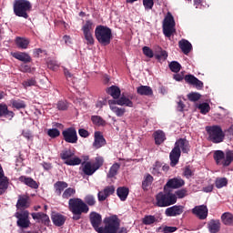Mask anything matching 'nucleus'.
Returning a JSON list of instances; mask_svg holds the SVG:
<instances>
[{
    "instance_id": "69168bd1",
    "label": "nucleus",
    "mask_w": 233,
    "mask_h": 233,
    "mask_svg": "<svg viewBox=\"0 0 233 233\" xmlns=\"http://www.w3.org/2000/svg\"><path fill=\"white\" fill-rule=\"evenodd\" d=\"M184 176L187 179H190V177H192V176H194V171H192V169H190V167H186L184 169Z\"/></svg>"
},
{
    "instance_id": "4d7b16f0",
    "label": "nucleus",
    "mask_w": 233,
    "mask_h": 233,
    "mask_svg": "<svg viewBox=\"0 0 233 233\" xmlns=\"http://www.w3.org/2000/svg\"><path fill=\"white\" fill-rule=\"evenodd\" d=\"M187 98L189 99V101H199V99H201V95L198 93H191L187 95Z\"/></svg>"
},
{
    "instance_id": "5fc2aeb1",
    "label": "nucleus",
    "mask_w": 233,
    "mask_h": 233,
    "mask_svg": "<svg viewBox=\"0 0 233 233\" xmlns=\"http://www.w3.org/2000/svg\"><path fill=\"white\" fill-rule=\"evenodd\" d=\"M142 50H143V54H144V56H146V57H149V59H152V57H154V51H152L150 47L144 46L142 48Z\"/></svg>"
},
{
    "instance_id": "0eeeda50",
    "label": "nucleus",
    "mask_w": 233,
    "mask_h": 233,
    "mask_svg": "<svg viewBox=\"0 0 233 233\" xmlns=\"http://www.w3.org/2000/svg\"><path fill=\"white\" fill-rule=\"evenodd\" d=\"M69 210L72 214H87L89 208L81 198H70L68 201Z\"/></svg>"
},
{
    "instance_id": "5701e85b",
    "label": "nucleus",
    "mask_w": 233,
    "mask_h": 233,
    "mask_svg": "<svg viewBox=\"0 0 233 233\" xmlns=\"http://www.w3.org/2000/svg\"><path fill=\"white\" fill-rule=\"evenodd\" d=\"M208 229L210 233H218L221 230V222L219 219H211L208 223Z\"/></svg>"
},
{
    "instance_id": "423d86ee",
    "label": "nucleus",
    "mask_w": 233,
    "mask_h": 233,
    "mask_svg": "<svg viewBox=\"0 0 233 233\" xmlns=\"http://www.w3.org/2000/svg\"><path fill=\"white\" fill-rule=\"evenodd\" d=\"M214 159L217 165L228 167L233 161V151L227 150L226 152H223L222 150H217L214 153Z\"/></svg>"
},
{
    "instance_id": "a19ab883",
    "label": "nucleus",
    "mask_w": 233,
    "mask_h": 233,
    "mask_svg": "<svg viewBox=\"0 0 233 233\" xmlns=\"http://www.w3.org/2000/svg\"><path fill=\"white\" fill-rule=\"evenodd\" d=\"M11 105L13 108H16V110H20V108H26V103L21 99H13L11 100Z\"/></svg>"
},
{
    "instance_id": "a878e982",
    "label": "nucleus",
    "mask_w": 233,
    "mask_h": 233,
    "mask_svg": "<svg viewBox=\"0 0 233 233\" xmlns=\"http://www.w3.org/2000/svg\"><path fill=\"white\" fill-rule=\"evenodd\" d=\"M8 188V178L5 177V171L0 165V194H3Z\"/></svg>"
},
{
    "instance_id": "e2e57ef3",
    "label": "nucleus",
    "mask_w": 233,
    "mask_h": 233,
    "mask_svg": "<svg viewBox=\"0 0 233 233\" xmlns=\"http://www.w3.org/2000/svg\"><path fill=\"white\" fill-rule=\"evenodd\" d=\"M176 230H177V227L166 226V227L163 228L162 232L163 233H174V232H176Z\"/></svg>"
},
{
    "instance_id": "0e129e2a",
    "label": "nucleus",
    "mask_w": 233,
    "mask_h": 233,
    "mask_svg": "<svg viewBox=\"0 0 233 233\" xmlns=\"http://www.w3.org/2000/svg\"><path fill=\"white\" fill-rule=\"evenodd\" d=\"M19 70L20 72H24V73L32 72V68L30 67V66L26 64L20 65Z\"/></svg>"
},
{
    "instance_id": "f257e3e1",
    "label": "nucleus",
    "mask_w": 233,
    "mask_h": 233,
    "mask_svg": "<svg viewBox=\"0 0 233 233\" xmlns=\"http://www.w3.org/2000/svg\"><path fill=\"white\" fill-rule=\"evenodd\" d=\"M90 223L96 232L98 233H117L119 230V218L117 216L107 217L104 219L105 228L99 227L103 219L101 216L96 212H91L89 216Z\"/></svg>"
},
{
    "instance_id": "4c0bfd02",
    "label": "nucleus",
    "mask_w": 233,
    "mask_h": 233,
    "mask_svg": "<svg viewBox=\"0 0 233 233\" xmlns=\"http://www.w3.org/2000/svg\"><path fill=\"white\" fill-rule=\"evenodd\" d=\"M116 194L121 201H127V198H128V188L118 187L116 189Z\"/></svg>"
},
{
    "instance_id": "2eb2a0df",
    "label": "nucleus",
    "mask_w": 233,
    "mask_h": 233,
    "mask_svg": "<svg viewBox=\"0 0 233 233\" xmlns=\"http://www.w3.org/2000/svg\"><path fill=\"white\" fill-rule=\"evenodd\" d=\"M185 185V180L179 177L169 179L164 187V192H167V188H180Z\"/></svg>"
},
{
    "instance_id": "6ab92c4d",
    "label": "nucleus",
    "mask_w": 233,
    "mask_h": 233,
    "mask_svg": "<svg viewBox=\"0 0 233 233\" xmlns=\"http://www.w3.org/2000/svg\"><path fill=\"white\" fill-rule=\"evenodd\" d=\"M108 105H109V108L110 110H112V112L114 114H116V116L117 117H123V116H125V108L123 107H117L116 105H117V103L116 102V100H108Z\"/></svg>"
},
{
    "instance_id": "052dcab7",
    "label": "nucleus",
    "mask_w": 233,
    "mask_h": 233,
    "mask_svg": "<svg viewBox=\"0 0 233 233\" xmlns=\"http://www.w3.org/2000/svg\"><path fill=\"white\" fill-rule=\"evenodd\" d=\"M104 192L106 194V196H112V194H114V192H116V187H114V186H108L104 189Z\"/></svg>"
},
{
    "instance_id": "ea45409f",
    "label": "nucleus",
    "mask_w": 233,
    "mask_h": 233,
    "mask_svg": "<svg viewBox=\"0 0 233 233\" xmlns=\"http://www.w3.org/2000/svg\"><path fill=\"white\" fill-rule=\"evenodd\" d=\"M158 52L155 53V57L158 61H166L167 57H168V54L167 51L163 50L161 47H157Z\"/></svg>"
},
{
    "instance_id": "dca6fc26",
    "label": "nucleus",
    "mask_w": 233,
    "mask_h": 233,
    "mask_svg": "<svg viewBox=\"0 0 233 233\" xmlns=\"http://www.w3.org/2000/svg\"><path fill=\"white\" fill-rule=\"evenodd\" d=\"M15 116V113H14V111H10L6 104L5 103L0 104V117H5V119L12 121Z\"/></svg>"
},
{
    "instance_id": "72a5a7b5",
    "label": "nucleus",
    "mask_w": 233,
    "mask_h": 233,
    "mask_svg": "<svg viewBox=\"0 0 233 233\" xmlns=\"http://www.w3.org/2000/svg\"><path fill=\"white\" fill-rule=\"evenodd\" d=\"M154 138L156 145H161V143H164L165 139H167V137L165 136V132L157 130L154 133Z\"/></svg>"
},
{
    "instance_id": "6e6d98bb",
    "label": "nucleus",
    "mask_w": 233,
    "mask_h": 233,
    "mask_svg": "<svg viewBox=\"0 0 233 233\" xmlns=\"http://www.w3.org/2000/svg\"><path fill=\"white\" fill-rule=\"evenodd\" d=\"M145 10H152L154 8V0H143Z\"/></svg>"
},
{
    "instance_id": "1a4fd4ad",
    "label": "nucleus",
    "mask_w": 233,
    "mask_h": 233,
    "mask_svg": "<svg viewBox=\"0 0 233 233\" xmlns=\"http://www.w3.org/2000/svg\"><path fill=\"white\" fill-rule=\"evenodd\" d=\"M176 32V21L172 14L167 13L163 21V34L166 37H171Z\"/></svg>"
},
{
    "instance_id": "7c9ffc66",
    "label": "nucleus",
    "mask_w": 233,
    "mask_h": 233,
    "mask_svg": "<svg viewBox=\"0 0 233 233\" xmlns=\"http://www.w3.org/2000/svg\"><path fill=\"white\" fill-rule=\"evenodd\" d=\"M107 94L113 97V99H119L121 96V89L116 86H112L106 89Z\"/></svg>"
},
{
    "instance_id": "c756f323",
    "label": "nucleus",
    "mask_w": 233,
    "mask_h": 233,
    "mask_svg": "<svg viewBox=\"0 0 233 233\" xmlns=\"http://www.w3.org/2000/svg\"><path fill=\"white\" fill-rule=\"evenodd\" d=\"M15 45L21 50H26L28 48V45H30V40L25 37H16Z\"/></svg>"
},
{
    "instance_id": "bb28decb",
    "label": "nucleus",
    "mask_w": 233,
    "mask_h": 233,
    "mask_svg": "<svg viewBox=\"0 0 233 233\" xmlns=\"http://www.w3.org/2000/svg\"><path fill=\"white\" fill-rule=\"evenodd\" d=\"M31 216L33 219L36 221H41V223H44V225H48V223H50V218L45 213H32Z\"/></svg>"
},
{
    "instance_id": "79ce46f5",
    "label": "nucleus",
    "mask_w": 233,
    "mask_h": 233,
    "mask_svg": "<svg viewBox=\"0 0 233 233\" xmlns=\"http://www.w3.org/2000/svg\"><path fill=\"white\" fill-rule=\"evenodd\" d=\"M91 120L93 125H96V127H105L106 125V122L99 116H91Z\"/></svg>"
},
{
    "instance_id": "49530a36",
    "label": "nucleus",
    "mask_w": 233,
    "mask_h": 233,
    "mask_svg": "<svg viewBox=\"0 0 233 233\" xmlns=\"http://www.w3.org/2000/svg\"><path fill=\"white\" fill-rule=\"evenodd\" d=\"M169 68L171 72H175V74H177V72L181 70V64L177 61H173L169 64Z\"/></svg>"
},
{
    "instance_id": "2f4dec72",
    "label": "nucleus",
    "mask_w": 233,
    "mask_h": 233,
    "mask_svg": "<svg viewBox=\"0 0 233 233\" xmlns=\"http://www.w3.org/2000/svg\"><path fill=\"white\" fill-rule=\"evenodd\" d=\"M137 93L139 96H152L154 92L152 91V87L148 86H140L137 88Z\"/></svg>"
},
{
    "instance_id": "c03bdc74",
    "label": "nucleus",
    "mask_w": 233,
    "mask_h": 233,
    "mask_svg": "<svg viewBox=\"0 0 233 233\" xmlns=\"http://www.w3.org/2000/svg\"><path fill=\"white\" fill-rule=\"evenodd\" d=\"M73 196H76V188L68 187L62 194L63 199H70Z\"/></svg>"
},
{
    "instance_id": "37998d69",
    "label": "nucleus",
    "mask_w": 233,
    "mask_h": 233,
    "mask_svg": "<svg viewBox=\"0 0 233 233\" xmlns=\"http://www.w3.org/2000/svg\"><path fill=\"white\" fill-rule=\"evenodd\" d=\"M222 222L224 225H232L233 223V215L231 213L226 212L221 216Z\"/></svg>"
},
{
    "instance_id": "603ef678",
    "label": "nucleus",
    "mask_w": 233,
    "mask_h": 233,
    "mask_svg": "<svg viewBox=\"0 0 233 233\" xmlns=\"http://www.w3.org/2000/svg\"><path fill=\"white\" fill-rule=\"evenodd\" d=\"M198 108L200 109L201 114H208L210 112V105L208 103L199 104Z\"/></svg>"
},
{
    "instance_id": "338daca9",
    "label": "nucleus",
    "mask_w": 233,
    "mask_h": 233,
    "mask_svg": "<svg viewBox=\"0 0 233 233\" xmlns=\"http://www.w3.org/2000/svg\"><path fill=\"white\" fill-rule=\"evenodd\" d=\"M194 6L196 8H203L205 7V1L204 0H194Z\"/></svg>"
},
{
    "instance_id": "774afa93",
    "label": "nucleus",
    "mask_w": 233,
    "mask_h": 233,
    "mask_svg": "<svg viewBox=\"0 0 233 233\" xmlns=\"http://www.w3.org/2000/svg\"><path fill=\"white\" fill-rule=\"evenodd\" d=\"M78 134L81 137H88L90 133L86 129L81 128L78 130Z\"/></svg>"
},
{
    "instance_id": "f8f14e48",
    "label": "nucleus",
    "mask_w": 233,
    "mask_h": 233,
    "mask_svg": "<svg viewBox=\"0 0 233 233\" xmlns=\"http://www.w3.org/2000/svg\"><path fill=\"white\" fill-rule=\"evenodd\" d=\"M64 140L66 143H77V131L75 127H68L62 132Z\"/></svg>"
},
{
    "instance_id": "58836bf2",
    "label": "nucleus",
    "mask_w": 233,
    "mask_h": 233,
    "mask_svg": "<svg viewBox=\"0 0 233 233\" xmlns=\"http://www.w3.org/2000/svg\"><path fill=\"white\" fill-rule=\"evenodd\" d=\"M152 181H154V177L150 174L146 175L142 182L143 190H148V187L152 185Z\"/></svg>"
},
{
    "instance_id": "39448f33",
    "label": "nucleus",
    "mask_w": 233,
    "mask_h": 233,
    "mask_svg": "<svg viewBox=\"0 0 233 233\" xmlns=\"http://www.w3.org/2000/svg\"><path fill=\"white\" fill-rule=\"evenodd\" d=\"M206 131L208 135V139L212 143H223L225 139V133L221 127L219 126H208L206 127Z\"/></svg>"
},
{
    "instance_id": "412c9836",
    "label": "nucleus",
    "mask_w": 233,
    "mask_h": 233,
    "mask_svg": "<svg viewBox=\"0 0 233 233\" xmlns=\"http://www.w3.org/2000/svg\"><path fill=\"white\" fill-rule=\"evenodd\" d=\"M105 145H106V140L105 139L101 132H95V140L93 143V147L95 148H101V147H105Z\"/></svg>"
},
{
    "instance_id": "4468645a",
    "label": "nucleus",
    "mask_w": 233,
    "mask_h": 233,
    "mask_svg": "<svg viewBox=\"0 0 233 233\" xmlns=\"http://www.w3.org/2000/svg\"><path fill=\"white\" fill-rule=\"evenodd\" d=\"M185 210V207L175 205L173 207L167 208L165 211V214L167 218H176L181 216Z\"/></svg>"
},
{
    "instance_id": "09e8293b",
    "label": "nucleus",
    "mask_w": 233,
    "mask_h": 233,
    "mask_svg": "<svg viewBox=\"0 0 233 233\" xmlns=\"http://www.w3.org/2000/svg\"><path fill=\"white\" fill-rule=\"evenodd\" d=\"M228 184V180L225 177L217 178V180H216L217 188H223V187H227Z\"/></svg>"
},
{
    "instance_id": "ddd939ff",
    "label": "nucleus",
    "mask_w": 233,
    "mask_h": 233,
    "mask_svg": "<svg viewBox=\"0 0 233 233\" xmlns=\"http://www.w3.org/2000/svg\"><path fill=\"white\" fill-rule=\"evenodd\" d=\"M191 212L198 219H207L208 218V208L205 205L196 206L191 209Z\"/></svg>"
},
{
    "instance_id": "de8ad7c7",
    "label": "nucleus",
    "mask_w": 233,
    "mask_h": 233,
    "mask_svg": "<svg viewBox=\"0 0 233 233\" xmlns=\"http://www.w3.org/2000/svg\"><path fill=\"white\" fill-rule=\"evenodd\" d=\"M24 88H28L30 86H35V85H37V81H35V78H29L27 80H25L22 83Z\"/></svg>"
},
{
    "instance_id": "4be33fe9",
    "label": "nucleus",
    "mask_w": 233,
    "mask_h": 233,
    "mask_svg": "<svg viewBox=\"0 0 233 233\" xmlns=\"http://www.w3.org/2000/svg\"><path fill=\"white\" fill-rule=\"evenodd\" d=\"M179 157H181V150L174 147L169 154L170 166L176 167L179 163Z\"/></svg>"
},
{
    "instance_id": "a211bd4d",
    "label": "nucleus",
    "mask_w": 233,
    "mask_h": 233,
    "mask_svg": "<svg viewBox=\"0 0 233 233\" xmlns=\"http://www.w3.org/2000/svg\"><path fill=\"white\" fill-rule=\"evenodd\" d=\"M174 148H177V150H182L184 154L188 153V150H190L189 144L185 138L177 140Z\"/></svg>"
},
{
    "instance_id": "3c124183",
    "label": "nucleus",
    "mask_w": 233,
    "mask_h": 233,
    "mask_svg": "<svg viewBox=\"0 0 233 233\" xmlns=\"http://www.w3.org/2000/svg\"><path fill=\"white\" fill-rule=\"evenodd\" d=\"M143 223L144 225H154L156 223V217L152 215L146 216L143 218Z\"/></svg>"
},
{
    "instance_id": "f704fd0d",
    "label": "nucleus",
    "mask_w": 233,
    "mask_h": 233,
    "mask_svg": "<svg viewBox=\"0 0 233 233\" xmlns=\"http://www.w3.org/2000/svg\"><path fill=\"white\" fill-rule=\"evenodd\" d=\"M20 181H22V183H25V185L30 187L31 188H38L39 187L37 185V182H35V180L31 177H20Z\"/></svg>"
},
{
    "instance_id": "6e6552de",
    "label": "nucleus",
    "mask_w": 233,
    "mask_h": 233,
    "mask_svg": "<svg viewBox=\"0 0 233 233\" xmlns=\"http://www.w3.org/2000/svg\"><path fill=\"white\" fill-rule=\"evenodd\" d=\"M61 159H63L65 165L69 167H76L81 165L82 160L76 156V151L72 149H65L60 154Z\"/></svg>"
},
{
    "instance_id": "393cba45",
    "label": "nucleus",
    "mask_w": 233,
    "mask_h": 233,
    "mask_svg": "<svg viewBox=\"0 0 233 233\" xmlns=\"http://www.w3.org/2000/svg\"><path fill=\"white\" fill-rule=\"evenodd\" d=\"M178 46L180 50L185 54L186 56H188L192 50V44L188 42V40L182 39L178 42Z\"/></svg>"
},
{
    "instance_id": "aec40b11",
    "label": "nucleus",
    "mask_w": 233,
    "mask_h": 233,
    "mask_svg": "<svg viewBox=\"0 0 233 233\" xmlns=\"http://www.w3.org/2000/svg\"><path fill=\"white\" fill-rule=\"evenodd\" d=\"M30 207V197L26 195H20L16 203V208H28Z\"/></svg>"
},
{
    "instance_id": "f03ea898",
    "label": "nucleus",
    "mask_w": 233,
    "mask_h": 233,
    "mask_svg": "<svg viewBox=\"0 0 233 233\" xmlns=\"http://www.w3.org/2000/svg\"><path fill=\"white\" fill-rule=\"evenodd\" d=\"M177 201V197H176V194L169 192L167 189H166L165 193L159 192L158 194H157L155 205L157 207L165 208L176 204Z\"/></svg>"
},
{
    "instance_id": "8fccbe9b",
    "label": "nucleus",
    "mask_w": 233,
    "mask_h": 233,
    "mask_svg": "<svg viewBox=\"0 0 233 233\" xmlns=\"http://www.w3.org/2000/svg\"><path fill=\"white\" fill-rule=\"evenodd\" d=\"M47 136L52 138L59 137V136H61V132L57 128H50L47 129Z\"/></svg>"
},
{
    "instance_id": "20e7f679",
    "label": "nucleus",
    "mask_w": 233,
    "mask_h": 233,
    "mask_svg": "<svg viewBox=\"0 0 233 233\" xmlns=\"http://www.w3.org/2000/svg\"><path fill=\"white\" fill-rule=\"evenodd\" d=\"M95 35L98 43L106 46V45H110V40L112 39V29L104 25H98L95 30Z\"/></svg>"
},
{
    "instance_id": "9d476101",
    "label": "nucleus",
    "mask_w": 233,
    "mask_h": 233,
    "mask_svg": "<svg viewBox=\"0 0 233 233\" xmlns=\"http://www.w3.org/2000/svg\"><path fill=\"white\" fill-rule=\"evenodd\" d=\"M95 26L96 25H94L92 20L86 21V23L82 25V32L86 41V45H94V35L92 33L94 32Z\"/></svg>"
},
{
    "instance_id": "c85d7f7f",
    "label": "nucleus",
    "mask_w": 233,
    "mask_h": 233,
    "mask_svg": "<svg viewBox=\"0 0 233 233\" xmlns=\"http://www.w3.org/2000/svg\"><path fill=\"white\" fill-rule=\"evenodd\" d=\"M13 57L15 59H18V61H22L23 63H30L32 61V57L26 53L15 52L13 53Z\"/></svg>"
},
{
    "instance_id": "13d9d810",
    "label": "nucleus",
    "mask_w": 233,
    "mask_h": 233,
    "mask_svg": "<svg viewBox=\"0 0 233 233\" xmlns=\"http://www.w3.org/2000/svg\"><path fill=\"white\" fill-rule=\"evenodd\" d=\"M85 202L89 205V207H93V205H96V198H94V196L87 195L85 198Z\"/></svg>"
},
{
    "instance_id": "e433bc0d",
    "label": "nucleus",
    "mask_w": 233,
    "mask_h": 233,
    "mask_svg": "<svg viewBox=\"0 0 233 233\" xmlns=\"http://www.w3.org/2000/svg\"><path fill=\"white\" fill-rule=\"evenodd\" d=\"M119 168H121V165H119V163L113 164L109 168V171L107 173V177L109 178L116 177V176H117V172L119 171Z\"/></svg>"
},
{
    "instance_id": "864d4df0",
    "label": "nucleus",
    "mask_w": 233,
    "mask_h": 233,
    "mask_svg": "<svg viewBox=\"0 0 233 233\" xmlns=\"http://www.w3.org/2000/svg\"><path fill=\"white\" fill-rule=\"evenodd\" d=\"M22 136L25 137L27 141H32L34 139V135H32V131L28 129L22 130Z\"/></svg>"
},
{
    "instance_id": "9b49d317",
    "label": "nucleus",
    "mask_w": 233,
    "mask_h": 233,
    "mask_svg": "<svg viewBox=\"0 0 233 233\" xmlns=\"http://www.w3.org/2000/svg\"><path fill=\"white\" fill-rule=\"evenodd\" d=\"M30 214L28 211L16 212L15 218H17L16 225L20 228H28L30 227Z\"/></svg>"
},
{
    "instance_id": "f3484780",
    "label": "nucleus",
    "mask_w": 233,
    "mask_h": 233,
    "mask_svg": "<svg viewBox=\"0 0 233 233\" xmlns=\"http://www.w3.org/2000/svg\"><path fill=\"white\" fill-rule=\"evenodd\" d=\"M81 169L86 176H94V174H96V171L97 170L95 167L94 164L90 161L83 162L81 165Z\"/></svg>"
},
{
    "instance_id": "c9c22d12",
    "label": "nucleus",
    "mask_w": 233,
    "mask_h": 233,
    "mask_svg": "<svg viewBox=\"0 0 233 233\" xmlns=\"http://www.w3.org/2000/svg\"><path fill=\"white\" fill-rule=\"evenodd\" d=\"M65 188H68V184L66 182H63V181H58L55 184V190H56V194H57V196H61L63 190H65Z\"/></svg>"
},
{
    "instance_id": "473e14b6",
    "label": "nucleus",
    "mask_w": 233,
    "mask_h": 233,
    "mask_svg": "<svg viewBox=\"0 0 233 233\" xmlns=\"http://www.w3.org/2000/svg\"><path fill=\"white\" fill-rule=\"evenodd\" d=\"M116 105H119V106H129L132 108L134 106V103L130 101V99L125 96H122L120 98L116 100Z\"/></svg>"
},
{
    "instance_id": "7ed1b4c3",
    "label": "nucleus",
    "mask_w": 233,
    "mask_h": 233,
    "mask_svg": "<svg viewBox=\"0 0 233 233\" xmlns=\"http://www.w3.org/2000/svg\"><path fill=\"white\" fill-rule=\"evenodd\" d=\"M13 8L15 15L28 19V12L32 10V4L28 0H15Z\"/></svg>"
},
{
    "instance_id": "b1692460",
    "label": "nucleus",
    "mask_w": 233,
    "mask_h": 233,
    "mask_svg": "<svg viewBox=\"0 0 233 233\" xmlns=\"http://www.w3.org/2000/svg\"><path fill=\"white\" fill-rule=\"evenodd\" d=\"M185 81L188 83L189 85H193V86H196L198 89H201L203 87V82H201L198 77L187 75L185 76Z\"/></svg>"
},
{
    "instance_id": "680f3d73",
    "label": "nucleus",
    "mask_w": 233,
    "mask_h": 233,
    "mask_svg": "<svg viewBox=\"0 0 233 233\" xmlns=\"http://www.w3.org/2000/svg\"><path fill=\"white\" fill-rule=\"evenodd\" d=\"M105 106H106V98H101L96 103V108H103Z\"/></svg>"
},
{
    "instance_id": "cd10ccee",
    "label": "nucleus",
    "mask_w": 233,
    "mask_h": 233,
    "mask_svg": "<svg viewBox=\"0 0 233 233\" xmlns=\"http://www.w3.org/2000/svg\"><path fill=\"white\" fill-rule=\"evenodd\" d=\"M52 221L56 227H63V225H65V221H66V218L65 216L56 213L52 215Z\"/></svg>"
},
{
    "instance_id": "a18cd8bd",
    "label": "nucleus",
    "mask_w": 233,
    "mask_h": 233,
    "mask_svg": "<svg viewBox=\"0 0 233 233\" xmlns=\"http://www.w3.org/2000/svg\"><path fill=\"white\" fill-rule=\"evenodd\" d=\"M103 163H105V159H103V157H96L95 162H92L93 166H95V168L96 170H99V168L103 167Z\"/></svg>"
},
{
    "instance_id": "bf43d9fd",
    "label": "nucleus",
    "mask_w": 233,
    "mask_h": 233,
    "mask_svg": "<svg viewBox=\"0 0 233 233\" xmlns=\"http://www.w3.org/2000/svg\"><path fill=\"white\" fill-rule=\"evenodd\" d=\"M57 108L58 110H66V108H68V102L63 100L58 101Z\"/></svg>"
}]
</instances>
